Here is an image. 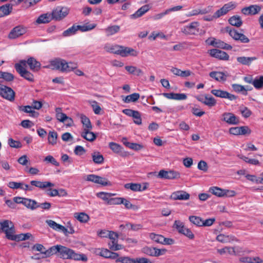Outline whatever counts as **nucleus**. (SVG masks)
I'll return each mask as SVG.
<instances>
[{"mask_svg":"<svg viewBox=\"0 0 263 263\" xmlns=\"http://www.w3.org/2000/svg\"><path fill=\"white\" fill-rule=\"evenodd\" d=\"M120 30V27L119 25H112L108 26L104 29V31L107 36H109L118 33Z\"/></svg>","mask_w":263,"mask_h":263,"instance_id":"473e14b6","label":"nucleus"},{"mask_svg":"<svg viewBox=\"0 0 263 263\" xmlns=\"http://www.w3.org/2000/svg\"><path fill=\"white\" fill-rule=\"evenodd\" d=\"M254 87L257 89H261L263 87V76L256 77L253 81Z\"/></svg>","mask_w":263,"mask_h":263,"instance_id":"8fccbe9b","label":"nucleus"},{"mask_svg":"<svg viewBox=\"0 0 263 263\" xmlns=\"http://www.w3.org/2000/svg\"><path fill=\"white\" fill-rule=\"evenodd\" d=\"M53 20L51 14L49 13H44L41 14L36 20V23L37 24H46L49 23Z\"/></svg>","mask_w":263,"mask_h":263,"instance_id":"c756f323","label":"nucleus"},{"mask_svg":"<svg viewBox=\"0 0 263 263\" xmlns=\"http://www.w3.org/2000/svg\"><path fill=\"white\" fill-rule=\"evenodd\" d=\"M112 195V194L111 193L103 192H99L97 194V196L106 201L107 204L108 201L109 200L110 197H111Z\"/></svg>","mask_w":263,"mask_h":263,"instance_id":"6e6d98bb","label":"nucleus"},{"mask_svg":"<svg viewBox=\"0 0 263 263\" xmlns=\"http://www.w3.org/2000/svg\"><path fill=\"white\" fill-rule=\"evenodd\" d=\"M60 245L53 246L47 250H45L44 252H43V255H45V257H48L53 255H59V252L60 249Z\"/></svg>","mask_w":263,"mask_h":263,"instance_id":"a878e982","label":"nucleus"},{"mask_svg":"<svg viewBox=\"0 0 263 263\" xmlns=\"http://www.w3.org/2000/svg\"><path fill=\"white\" fill-rule=\"evenodd\" d=\"M209 41L210 39L207 40L206 42L214 47L227 50H231L232 48V47L230 45L222 41L216 40L215 39H213L211 42H209Z\"/></svg>","mask_w":263,"mask_h":263,"instance_id":"a211bd4d","label":"nucleus"},{"mask_svg":"<svg viewBox=\"0 0 263 263\" xmlns=\"http://www.w3.org/2000/svg\"><path fill=\"white\" fill-rule=\"evenodd\" d=\"M210 191L213 194L218 197H224L225 194V190H222L218 187H212L210 189Z\"/></svg>","mask_w":263,"mask_h":263,"instance_id":"49530a36","label":"nucleus"},{"mask_svg":"<svg viewBox=\"0 0 263 263\" xmlns=\"http://www.w3.org/2000/svg\"><path fill=\"white\" fill-rule=\"evenodd\" d=\"M80 118L81 122L83 125L84 130L91 129L92 128V125L89 119L84 115H81Z\"/></svg>","mask_w":263,"mask_h":263,"instance_id":"4c0bfd02","label":"nucleus"},{"mask_svg":"<svg viewBox=\"0 0 263 263\" xmlns=\"http://www.w3.org/2000/svg\"><path fill=\"white\" fill-rule=\"evenodd\" d=\"M149 237L152 240L155 242L158 243H163L164 241V237L161 235L156 234L154 233H152L149 234Z\"/></svg>","mask_w":263,"mask_h":263,"instance_id":"37998d69","label":"nucleus"},{"mask_svg":"<svg viewBox=\"0 0 263 263\" xmlns=\"http://www.w3.org/2000/svg\"><path fill=\"white\" fill-rule=\"evenodd\" d=\"M58 134L55 132H50L49 133L48 140L49 144L54 145L57 143Z\"/></svg>","mask_w":263,"mask_h":263,"instance_id":"5fc2aeb1","label":"nucleus"},{"mask_svg":"<svg viewBox=\"0 0 263 263\" xmlns=\"http://www.w3.org/2000/svg\"><path fill=\"white\" fill-rule=\"evenodd\" d=\"M7 239L16 241L25 240L30 238L32 235L30 233L14 234V231H4Z\"/></svg>","mask_w":263,"mask_h":263,"instance_id":"6e6552de","label":"nucleus"},{"mask_svg":"<svg viewBox=\"0 0 263 263\" xmlns=\"http://www.w3.org/2000/svg\"><path fill=\"white\" fill-rule=\"evenodd\" d=\"M93 162L96 164H102L104 162V157L99 152H94L91 154Z\"/></svg>","mask_w":263,"mask_h":263,"instance_id":"e433bc0d","label":"nucleus"},{"mask_svg":"<svg viewBox=\"0 0 263 263\" xmlns=\"http://www.w3.org/2000/svg\"><path fill=\"white\" fill-rule=\"evenodd\" d=\"M239 248H232V247H226L224 248L218 250V252L220 254H223L226 252H228L229 254L231 255L235 254L236 252H239L238 251Z\"/></svg>","mask_w":263,"mask_h":263,"instance_id":"58836bf2","label":"nucleus"},{"mask_svg":"<svg viewBox=\"0 0 263 263\" xmlns=\"http://www.w3.org/2000/svg\"><path fill=\"white\" fill-rule=\"evenodd\" d=\"M216 239L218 241L226 243L231 241L234 240L233 237H230L229 235H224L223 234H219L216 237Z\"/></svg>","mask_w":263,"mask_h":263,"instance_id":"603ef678","label":"nucleus"},{"mask_svg":"<svg viewBox=\"0 0 263 263\" xmlns=\"http://www.w3.org/2000/svg\"><path fill=\"white\" fill-rule=\"evenodd\" d=\"M98 235L101 237H108L111 242L109 243L110 249L114 251H117L122 249V246L117 243V239L118 238V234L115 231H99Z\"/></svg>","mask_w":263,"mask_h":263,"instance_id":"f03ea898","label":"nucleus"},{"mask_svg":"<svg viewBox=\"0 0 263 263\" xmlns=\"http://www.w3.org/2000/svg\"><path fill=\"white\" fill-rule=\"evenodd\" d=\"M96 25L89 24L88 25H77L78 30H80L82 32L87 31L95 28Z\"/></svg>","mask_w":263,"mask_h":263,"instance_id":"052dcab7","label":"nucleus"},{"mask_svg":"<svg viewBox=\"0 0 263 263\" xmlns=\"http://www.w3.org/2000/svg\"><path fill=\"white\" fill-rule=\"evenodd\" d=\"M30 184L32 185L35 186L41 189H44L49 187H52L54 186V184L49 181L42 182L40 181L32 180L30 181Z\"/></svg>","mask_w":263,"mask_h":263,"instance_id":"bb28decb","label":"nucleus"},{"mask_svg":"<svg viewBox=\"0 0 263 263\" xmlns=\"http://www.w3.org/2000/svg\"><path fill=\"white\" fill-rule=\"evenodd\" d=\"M210 77L217 81L224 82L227 80L228 76L223 72L212 71L209 73Z\"/></svg>","mask_w":263,"mask_h":263,"instance_id":"cd10ccee","label":"nucleus"},{"mask_svg":"<svg viewBox=\"0 0 263 263\" xmlns=\"http://www.w3.org/2000/svg\"><path fill=\"white\" fill-rule=\"evenodd\" d=\"M228 21L231 25L237 27H239L242 24L241 18L238 15H234L231 17Z\"/></svg>","mask_w":263,"mask_h":263,"instance_id":"c9c22d12","label":"nucleus"},{"mask_svg":"<svg viewBox=\"0 0 263 263\" xmlns=\"http://www.w3.org/2000/svg\"><path fill=\"white\" fill-rule=\"evenodd\" d=\"M257 59V58L256 57H239L237 58V61L242 65L249 66L253 61L256 60Z\"/></svg>","mask_w":263,"mask_h":263,"instance_id":"7c9ffc66","label":"nucleus"},{"mask_svg":"<svg viewBox=\"0 0 263 263\" xmlns=\"http://www.w3.org/2000/svg\"><path fill=\"white\" fill-rule=\"evenodd\" d=\"M78 31L77 25H73L63 32V36H68L74 34Z\"/></svg>","mask_w":263,"mask_h":263,"instance_id":"864d4df0","label":"nucleus"},{"mask_svg":"<svg viewBox=\"0 0 263 263\" xmlns=\"http://www.w3.org/2000/svg\"><path fill=\"white\" fill-rule=\"evenodd\" d=\"M86 180L88 181L100 184L103 186L110 185V183L108 181L107 179L93 174L87 175Z\"/></svg>","mask_w":263,"mask_h":263,"instance_id":"2eb2a0df","label":"nucleus"},{"mask_svg":"<svg viewBox=\"0 0 263 263\" xmlns=\"http://www.w3.org/2000/svg\"><path fill=\"white\" fill-rule=\"evenodd\" d=\"M261 7L257 5H251L241 9V12L245 15H255L261 10Z\"/></svg>","mask_w":263,"mask_h":263,"instance_id":"412c9836","label":"nucleus"},{"mask_svg":"<svg viewBox=\"0 0 263 263\" xmlns=\"http://www.w3.org/2000/svg\"><path fill=\"white\" fill-rule=\"evenodd\" d=\"M195 98L198 101L209 107H213L216 104V100L214 98L208 95L197 96Z\"/></svg>","mask_w":263,"mask_h":263,"instance_id":"dca6fc26","label":"nucleus"},{"mask_svg":"<svg viewBox=\"0 0 263 263\" xmlns=\"http://www.w3.org/2000/svg\"><path fill=\"white\" fill-rule=\"evenodd\" d=\"M96 252L102 257L114 259H116L119 256L118 253L111 252L108 249H98Z\"/></svg>","mask_w":263,"mask_h":263,"instance_id":"5701e85b","label":"nucleus"},{"mask_svg":"<svg viewBox=\"0 0 263 263\" xmlns=\"http://www.w3.org/2000/svg\"><path fill=\"white\" fill-rule=\"evenodd\" d=\"M109 148L115 153H119L122 151L121 146L115 142H110L109 144Z\"/></svg>","mask_w":263,"mask_h":263,"instance_id":"bf43d9fd","label":"nucleus"},{"mask_svg":"<svg viewBox=\"0 0 263 263\" xmlns=\"http://www.w3.org/2000/svg\"><path fill=\"white\" fill-rule=\"evenodd\" d=\"M211 56L222 60H228L229 55L224 51L222 50L213 49L209 51Z\"/></svg>","mask_w":263,"mask_h":263,"instance_id":"aec40b11","label":"nucleus"},{"mask_svg":"<svg viewBox=\"0 0 263 263\" xmlns=\"http://www.w3.org/2000/svg\"><path fill=\"white\" fill-rule=\"evenodd\" d=\"M106 50L111 53L120 55L122 57H126L128 54L133 56H137V52L134 49L122 46H111Z\"/></svg>","mask_w":263,"mask_h":263,"instance_id":"7ed1b4c3","label":"nucleus"},{"mask_svg":"<svg viewBox=\"0 0 263 263\" xmlns=\"http://www.w3.org/2000/svg\"><path fill=\"white\" fill-rule=\"evenodd\" d=\"M222 117V120L229 124L237 125L239 123V118L231 112L223 113Z\"/></svg>","mask_w":263,"mask_h":263,"instance_id":"f3484780","label":"nucleus"},{"mask_svg":"<svg viewBox=\"0 0 263 263\" xmlns=\"http://www.w3.org/2000/svg\"><path fill=\"white\" fill-rule=\"evenodd\" d=\"M121 202H123V198L121 197H116V198H110L109 200L108 201V205H115V204H121Z\"/></svg>","mask_w":263,"mask_h":263,"instance_id":"e2e57ef3","label":"nucleus"},{"mask_svg":"<svg viewBox=\"0 0 263 263\" xmlns=\"http://www.w3.org/2000/svg\"><path fill=\"white\" fill-rule=\"evenodd\" d=\"M27 32L26 27L23 26H17L13 28L9 34L10 39H15L23 35Z\"/></svg>","mask_w":263,"mask_h":263,"instance_id":"4468645a","label":"nucleus"},{"mask_svg":"<svg viewBox=\"0 0 263 263\" xmlns=\"http://www.w3.org/2000/svg\"><path fill=\"white\" fill-rule=\"evenodd\" d=\"M81 136L86 140L92 142L96 139V135L90 130H84L81 134Z\"/></svg>","mask_w":263,"mask_h":263,"instance_id":"f704fd0d","label":"nucleus"},{"mask_svg":"<svg viewBox=\"0 0 263 263\" xmlns=\"http://www.w3.org/2000/svg\"><path fill=\"white\" fill-rule=\"evenodd\" d=\"M158 177L160 178L173 179L179 178V173L173 171H166L162 170L159 172Z\"/></svg>","mask_w":263,"mask_h":263,"instance_id":"6ab92c4d","label":"nucleus"},{"mask_svg":"<svg viewBox=\"0 0 263 263\" xmlns=\"http://www.w3.org/2000/svg\"><path fill=\"white\" fill-rule=\"evenodd\" d=\"M15 92L10 87L0 83V96L10 101L14 100Z\"/></svg>","mask_w":263,"mask_h":263,"instance_id":"1a4fd4ad","label":"nucleus"},{"mask_svg":"<svg viewBox=\"0 0 263 263\" xmlns=\"http://www.w3.org/2000/svg\"><path fill=\"white\" fill-rule=\"evenodd\" d=\"M24 184L22 182H16L14 181L9 182L8 186L11 189H23Z\"/></svg>","mask_w":263,"mask_h":263,"instance_id":"774afa93","label":"nucleus"},{"mask_svg":"<svg viewBox=\"0 0 263 263\" xmlns=\"http://www.w3.org/2000/svg\"><path fill=\"white\" fill-rule=\"evenodd\" d=\"M23 204L28 209L33 210L36 209V201L31 199L25 198Z\"/></svg>","mask_w":263,"mask_h":263,"instance_id":"a19ab883","label":"nucleus"},{"mask_svg":"<svg viewBox=\"0 0 263 263\" xmlns=\"http://www.w3.org/2000/svg\"><path fill=\"white\" fill-rule=\"evenodd\" d=\"M116 262L120 263H136V259L131 258L127 256H118L116 259Z\"/></svg>","mask_w":263,"mask_h":263,"instance_id":"79ce46f5","label":"nucleus"},{"mask_svg":"<svg viewBox=\"0 0 263 263\" xmlns=\"http://www.w3.org/2000/svg\"><path fill=\"white\" fill-rule=\"evenodd\" d=\"M8 144L10 147L13 148H18L22 147V144L20 141H15L12 138L9 139Z\"/></svg>","mask_w":263,"mask_h":263,"instance_id":"69168bd1","label":"nucleus"},{"mask_svg":"<svg viewBox=\"0 0 263 263\" xmlns=\"http://www.w3.org/2000/svg\"><path fill=\"white\" fill-rule=\"evenodd\" d=\"M140 98V95L138 93H134L130 95L127 96L123 99L124 102L125 103H129L131 102H136Z\"/></svg>","mask_w":263,"mask_h":263,"instance_id":"a18cd8bd","label":"nucleus"},{"mask_svg":"<svg viewBox=\"0 0 263 263\" xmlns=\"http://www.w3.org/2000/svg\"><path fill=\"white\" fill-rule=\"evenodd\" d=\"M59 256L64 259H73L77 261H87V257L85 254H79L73 250L61 245Z\"/></svg>","mask_w":263,"mask_h":263,"instance_id":"f257e3e1","label":"nucleus"},{"mask_svg":"<svg viewBox=\"0 0 263 263\" xmlns=\"http://www.w3.org/2000/svg\"><path fill=\"white\" fill-rule=\"evenodd\" d=\"M189 220L192 223L197 226H202V219L200 217L191 216L189 217Z\"/></svg>","mask_w":263,"mask_h":263,"instance_id":"4d7b16f0","label":"nucleus"},{"mask_svg":"<svg viewBox=\"0 0 263 263\" xmlns=\"http://www.w3.org/2000/svg\"><path fill=\"white\" fill-rule=\"evenodd\" d=\"M15 68L21 77L30 82L34 81L33 75L30 72L27 70L25 67H23L22 65L15 64Z\"/></svg>","mask_w":263,"mask_h":263,"instance_id":"f8f14e48","label":"nucleus"},{"mask_svg":"<svg viewBox=\"0 0 263 263\" xmlns=\"http://www.w3.org/2000/svg\"><path fill=\"white\" fill-rule=\"evenodd\" d=\"M190 194L183 191H180L173 193L171 198L174 200H187L190 198Z\"/></svg>","mask_w":263,"mask_h":263,"instance_id":"b1692460","label":"nucleus"},{"mask_svg":"<svg viewBox=\"0 0 263 263\" xmlns=\"http://www.w3.org/2000/svg\"><path fill=\"white\" fill-rule=\"evenodd\" d=\"M90 102L91 103L94 112L97 115L100 114L101 108L98 105V103L96 101H92Z\"/></svg>","mask_w":263,"mask_h":263,"instance_id":"338daca9","label":"nucleus"},{"mask_svg":"<svg viewBox=\"0 0 263 263\" xmlns=\"http://www.w3.org/2000/svg\"><path fill=\"white\" fill-rule=\"evenodd\" d=\"M232 87L234 91L236 92H242L244 95H247L248 93L246 92V88L245 86L237 84H233L232 85Z\"/></svg>","mask_w":263,"mask_h":263,"instance_id":"3c124183","label":"nucleus"},{"mask_svg":"<svg viewBox=\"0 0 263 263\" xmlns=\"http://www.w3.org/2000/svg\"><path fill=\"white\" fill-rule=\"evenodd\" d=\"M239 109L242 116L246 118L249 117L252 114L251 111L246 106H240Z\"/></svg>","mask_w":263,"mask_h":263,"instance_id":"680f3d73","label":"nucleus"},{"mask_svg":"<svg viewBox=\"0 0 263 263\" xmlns=\"http://www.w3.org/2000/svg\"><path fill=\"white\" fill-rule=\"evenodd\" d=\"M67 7L59 6L54 9L51 13L53 20L60 21L65 18L69 13Z\"/></svg>","mask_w":263,"mask_h":263,"instance_id":"423d86ee","label":"nucleus"},{"mask_svg":"<svg viewBox=\"0 0 263 263\" xmlns=\"http://www.w3.org/2000/svg\"><path fill=\"white\" fill-rule=\"evenodd\" d=\"M27 62L31 70L36 72L40 70L41 64L34 58L30 57L27 59Z\"/></svg>","mask_w":263,"mask_h":263,"instance_id":"4be33fe9","label":"nucleus"},{"mask_svg":"<svg viewBox=\"0 0 263 263\" xmlns=\"http://www.w3.org/2000/svg\"><path fill=\"white\" fill-rule=\"evenodd\" d=\"M150 9L148 5H145L139 8L135 13L130 15L132 19H136L142 16Z\"/></svg>","mask_w":263,"mask_h":263,"instance_id":"393cba45","label":"nucleus"},{"mask_svg":"<svg viewBox=\"0 0 263 263\" xmlns=\"http://www.w3.org/2000/svg\"><path fill=\"white\" fill-rule=\"evenodd\" d=\"M227 32L229 33V35L235 40L239 41L242 43H249L250 40L243 33H239L234 28H232L230 27H227L225 28Z\"/></svg>","mask_w":263,"mask_h":263,"instance_id":"39448f33","label":"nucleus"},{"mask_svg":"<svg viewBox=\"0 0 263 263\" xmlns=\"http://www.w3.org/2000/svg\"><path fill=\"white\" fill-rule=\"evenodd\" d=\"M66 61L61 58H55L50 61V64L45 67L53 70H58L65 72Z\"/></svg>","mask_w":263,"mask_h":263,"instance_id":"0eeeda50","label":"nucleus"},{"mask_svg":"<svg viewBox=\"0 0 263 263\" xmlns=\"http://www.w3.org/2000/svg\"><path fill=\"white\" fill-rule=\"evenodd\" d=\"M48 225L53 229H60V230H67L64 226L57 223L52 220H47L46 221Z\"/></svg>","mask_w":263,"mask_h":263,"instance_id":"09e8293b","label":"nucleus"},{"mask_svg":"<svg viewBox=\"0 0 263 263\" xmlns=\"http://www.w3.org/2000/svg\"><path fill=\"white\" fill-rule=\"evenodd\" d=\"M142 253L150 256H159L162 255L166 252V250H161L156 248L145 247L142 249Z\"/></svg>","mask_w":263,"mask_h":263,"instance_id":"ddd939ff","label":"nucleus"},{"mask_svg":"<svg viewBox=\"0 0 263 263\" xmlns=\"http://www.w3.org/2000/svg\"><path fill=\"white\" fill-rule=\"evenodd\" d=\"M12 4H7L0 7V17H4L10 14L13 9Z\"/></svg>","mask_w":263,"mask_h":263,"instance_id":"c85d7f7f","label":"nucleus"},{"mask_svg":"<svg viewBox=\"0 0 263 263\" xmlns=\"http://www.w3.org/2000/svg\"><path fill=\"white\" fill-rule=\"evenodd\" d=\"M211 92L217 97H219L222 99H228L230 101H233L237 99L238 97L230 93L227 91L222 90L221 89H212Z\"/></svg>","mask_w":263,"mask_h":263,"instance_id":"9b49d317","label":"nucleus"},{"mask_svg":"<svg viewBox=\"0 0 263 263\" xmlns=\"http://www.w3.org/2000/svg\"><path fill=\"white\" fill-rule=\"evenodd\" d=\"M19 110L25 112L30 113L31 116L33 117H36L39 115L37 112L32 110V106L29 105L19 106Z\"/></svg>","mask_w":263,"mask_h":263,"instance_id":"ea45409f","label":"nucleus"},{"mask_svg":"<svg viewBox=\"0 0 263 263\" xmlns=\"http://www.w3.org/2000/svg\"><path fill=\"white\" fill-rule=\"evenodd\" d=\"M198 26V22H194L189 25L184 26L181 29V31L186 35H196L199 32Z\"/></svg>","mask_w":263,"mask_h":263,"instance_id":"9d476101","label":"nucleus"},{"mask_svg":"<svg viewBox=\"0 0 263 263\" xmlns=\"http://www.w3.org/2000/svg\"><path fill=\"white\" fill-rule=\"evenodd\" d=\"M124 187L126 189H130L133 191H141V184L129 183L124 185Z\"/></svg>","mask_w":263,"mask_h":263,"instance_id":"de8ad7c7","label":"nucleus"},{"mask_svg":"<svg viewBox=\"0 0 263 263\" xmlns=\"http://www.w3.org/2000/svg\"><path fill=\"white\" fill-rule=\"evenodd\" d=\"M14 224L11 221L5 220L0 222V230H14Z\"/></svg>","mask_w":263,"mask_h":263,"instance_id":"2f4dec72","label":"nucleus"},{"mask_svg":"<svg viewBox=\"0 0 263 263\" xmlns=\"http://www.w3.org/2000/svg\"><path fill=\"white\" fill-rule=\"evenodd\" d=\"M236 5L232 2L224 5L220 9L217 10L212 16H204L203 20L206 21H212L214 18H217L227 14L229 11L233 10Z\"/></svg>","mask_w":263,"mask_h":263,"instance_id":"20e7f679","label":"nucleus"},{"mask_svg":"<svg viewBox=\"0 0 263 263\" xmlns=\"http://www.w3.org/2000/svg\"><path fill=\"white\" fill-rule=\"evenodd\" d=\"M77 68V64L76 63L69 62L68 63L66 61L65 64V72H68L73 70Z\"/></svg>","mask_w":263,"mask_h":263,"instance_id":"0e129e2a","label":"nucleus"},{"mask_svg":"<svg viewBox=\"0 0 263 263\" xmlns=\"http://www.w3.org/2000/svg\"><path fill=\"white\" fill-rule=\"evenodd\" d=\"M125 145L132 149H134L135 151H139L143 148V146L141 144L136 143H131L129 142H126V143H125Z\"/></svg>","mask_w":263,"mask_h":263,"instance_id":"13d9d810","label":"nucleus"},{"mask_svg":"<svg viewBox=\"0 0 263 263\" xmlns=\"http://www.w3.org/2000/svg\"><path fill=\"white\" fill-rule=\"evenodd\" d=\"M74 217L81 222H86L89 219L88 215L85 213H76L74 214Z\"/></svg>","mask_w":263,"mask_h":263,"instance_id":"c03bdc74","label":"nucleus"},{"mask_svg":"<svg viewBox=\"0 0 263 263\" xmlns=\"http://www.w3.org/2000/svg\"><path fill=\"white\" fill-rule=\"evenodd\" d=\"M120 229L122 230H139L142 229L141 224H133L130 223H126L125 224H122L120 226Z\"/></svg>","mask_w":263,"mask_h":263,"instance_id":"72a5a7b5","label":"nucleus"}]
</instances>
